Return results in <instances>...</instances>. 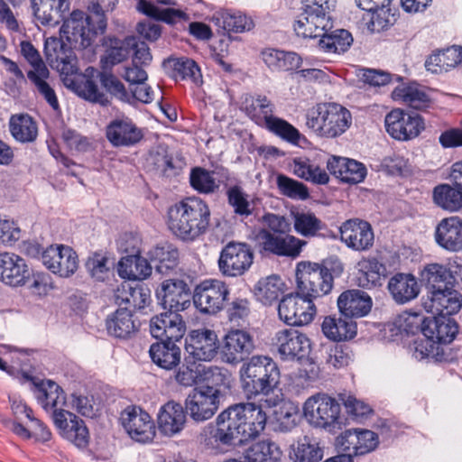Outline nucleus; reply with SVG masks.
Here are the masks:
<instances>
[{
  "label": "nucleus",
  "mask_w": 462,
  "mask_h": 462,
  "mask_svg": "<svg viewBox=\"0 0 462 462\" xmlns=\"http://www.w3.org/2000/svg\"><path fill=\"white\" fill-rule=\"evenodd\" d=\"M267 415L262 405L240 402L229 406L200 433V442L214 451L226 452L236 445L255 439L265 429Z\"/></svg>",
  "instance_id": "nucleus-1"
},
{
  "label": "nucleus",
  "mask_w": 462,
  "mask_h": 462,
  "mask_svg": "<svg viewBox=\"0 0 462 462\" xmlns=\"http://www.w3.org/2000/svg\"><path fill=\"white\" fill-rule=\"evenodd\" d=\"M35 18L43 25L55 26L61 20L60 37L71 48L84 50L90 47L100 32L91 24V17L81 10H74L65 18L69 9V0H31Z\"/></svg>",
  "instance_id": "nucleus-2"
},
{
  "label": "nucleus",
  "mask_w": 462,
  "mask_h": 462,
  "mask_svg": "<svg viewBox=\"0 0 462 462\" xmlns=\"http://www.w3.org/2000/svg\"><path fill=\"white\" fill-rule=\"evenodd\" d=\"M47 59L51 62H56L58 70L62 75L65 86L75 92L79 97L93 103L106 106L108 103L107 97L99 91L97 85L90 79L78 75L75 59L69 50L65 49L64 43L57 38H49L45 42Z\"/></svg>",
  "instance_id": "nucleus-3"
},
{
  "label": "nucleus",
  "mask_w": 462,
  "mask_h": 462,
  "mask_svg": "<svg viewBox=\"0 0 462 462\" xmlns=\"http://www.w3.org/2000/svg\"><path fill=\"white\" fill-rule=\"evenodd\" d=\"M210 221L208 204L198 197H189L168 210V226L183 241H193L206 233Z\"/></svg>",
  "instance_id": "nucleus-4"
},
{
  "label": "nucleus",
  "mask_w": 462,
  "mask_h": 462,
  "mask_svg": "<svg viewBox=\"0 0 462 462\" xmlns=\"http://www.w3.org/2000/svg\"><path fill=\"white\" fill-rule=\"evenodd\" d=\"M280 375L277 364L266 356H253L239 370L242 388L248 396L268 395L278 386Z\"/></svg>",
  "instance_id": "nucleus-5"
},
{
  "label": "nucleus",
  "mask_w": 462,
  "mask_h": 462,
  "mask_svg": "<svg viewBox=\"0 0 462 462\" xmlns=\"http://www.w3.org/2000/svg\"><path fill=\"white\" fill-rule=\"evenodd\" d=\"M351 124V113L336 103L318 104L307 114L306 125L320 137H337L344 134Z\"/></svg>",
  "instance_id": "nucleus-6"
},
{
  "label": "nucleus",
  "mask_w": 462,
  "mask_h": 462,
  "mask_svg": "<svg viewBox=\"0 0 462 462\" xmlns=\"http://www.w3.org/2000/svg\"><path fill=\"white\" fill-rule=\"evenodd\" d=\"M333 0H303L301 13L294 23V31L303 38H317L333 27Z\"/></svg>",
  "instance_id": "nucleus-7"
},
{
  "label": "nucleus",
  "mask_w": 462,
  "mask_h": 462,
  "mask_svg": "<svg viewBox=\"0 0 462 462\" xmlns=\"http://www.w3.org/2000/svg\"><path fill=\"white\" fill-rule=\"evenodd\" d=\"M297 290L314 300L328 294L333 287V275L326 265L300 262L296 266Z\"/></svg>",
  "instance_id": "nucleus-8"
},
{
  "label": "nucleus",
  "mask_w": 462,
  "mask_h": 462,
  "mask_svg": "<svg viewBox=\"0 0 462 462\" xmlns=\"http://www.w3.org/2000/svg\"><path fill=\"white\" fill-rule=\"evenodd\" d=\"M302 409L307 421L316 428L331 431L339 425L340 405L327 393H319L309 397Z\"/></svg>",
  "instance_id": "nucleus-9"
},
{
  "label": "nucleus",
  "mask_w": 462,
  "mask_h": 462,
  "mask_svg": "<svg viewBox=\"0 0 462 462\" xmlns=\"http://www.w3.org/2000/svg\"><path fill=\"white\" fill-rule=\"evenodd\" d=\"M278 314L290 326H303L310 323L316 314V306L311 298L297 290L284 296L278 305Z\"/></svg>",
  "instance_id": "nucleus-10"
},
{
  "label": "nucleus",
  "mask_w": 462,
  "mask_h": 462,
  "mask_svg": "<svg viewBox=\"0 0 462 462\" xmlns=\"http://www.w3.org/2000/svg\"><path fill=\"white\" fill-rule=\"evenodd\" d=\"M253 262L254 253L249 245L229 242L221 250L218 268L220 273L226 277H238L250 269Z\"/></svg>",
  "instance_id": "nucleus-11"
},
{
  "label": "nucleus",
  "mask_w": 462,
  "mask_h": 462,
  "mask_svg": "<svg viewBox=\"0 0 462 462\" xmlns=\"http://www.w3.org/2000/svg\"><path fill=\"white\" fill-rule=\"evenodd\" d=\"M229 295L228 286L222 281L208 279L196 286L193 302L205 314H216L224 307Z\"/></svg>",
  "instance_id": "nucleus-12"
},
{
  "label": "nucleus",
  "mask_w": 462,
  "mask_h": 462,
  "mask_svg": "<svg viewBox=\"0 0 462 462\" xmlns=\"http://www.w3.org/2000/svg\"><path fill=\"white\" fill-rule=\"evenodd\" d=\"M388 134L398 141H409L416 138L425 128L423 118L414 113L402 109H393L384 118Z\"/></svg>",
  "instance_id": "nucleus-13"
},
{
  "label": "nucleus",
  "mask_w": 462,
  "mask_h": 462,
  "mask_svg": "<svg viewBox=\"0 0 462 462\" xmlns=\"http://www.w3.org/2000/svg\"><path fill=\"white\" fill-rule=\"evenodd\" d=\"M219 397L220 390L214 386L195 388L186 399V410L196 421L209 420L219 407Z\"/></svg>",
  "instance_id": "nucleus-14"
},
{
  "label": "nucleus",
  "mask_w": 462,
  "mask_h": 462,
  "mask_svg": "<svg viewBox=\"0 0 462 462\" xmlns=\"http://www.w3.org/2000/svg\"><path fill=\"white\" fill-rule=\"evenodd\" d=\"M261 250L277 256L296 258L300 255L307 242L288 233L272 234L262 228L257 235Z\"/></svg>",
  "instance_id": "nucleus-15"
},
{
  "label": "nucleus",
  "mask_w": 462,
  "mask_h": 462,
  "mask_svg": "<svg viewBox=\"0 0 462 462\" xmlns=\"http://www.w3.org/2000/svg\"><path fill=\"white\" fill-rule=\"evenodd\" d=\"M23 378L32 382L33 393L37 402L47 411L51 413L52 420H55L59 412H67L64 408L68 406L66 395L63 389L51 380L37 381L27 374Z\"/></svg>",
  "instance_id": "nucleus-16"
},
{
  "label": "nucleus",
  "mask_w": 462,
  "mask_h": 462,
  "mask_svg": "<svg viewBox=\"0 0 462 462\" xmlns=\"http://www.w3.org/2000/svg\"><path fill=\"white\" fill-rule=\"evenodd\" d=\"M42 262L52 273L63 278L73 275L79 267L77 253L64 245H52L43 250Z\"/></svg>",
  "instance_id": "nucleus-17"
},
{
  "label": "nucleus",
  "mask_w": 462,
  "mask_h": 462,
  "mask_svg": "<svg viewBox=\"0 0 462 462\" xmlns=\"http://www.w3.org/2000/svg\"><path fill=\"white\" fill-rule=\"evenodd\" d=\"M254 349V337L245 329H231L223 338L220 355L223 362L237 365Z\"/></svg>",
  "instance_id": "nucleus-18"
},
{
  "label": "nucleus",
  "mask_w": 462,
  "mask_h": 462,
  "mask_svg": "<svg viewBox=\"0 0 462 462\" xmlns=\"http://www.w3.org/2000/svg\"><path fill=\"white\" fill-rule=\"evenodd\" d=\"M120 422L127 434L138 442L152 440L155 425L151 416L136 406H128L120 414Z\"/></svg>",
  "instance_id": "nucleus-19"
},
{
  "label": "nucleus",
  "mask_w": 462,
  "mask_h": 462,
  "mask_svg": "<svg viewBox=\"0 0 462 462\" xmlns=\"http://www.w3.org/2000/svg\"><path fill=\"white\" fill-rule=\"evenodd\" d=\"M275 339L282 360H309L310 341L305 334L293 328H286L279 330Z\"/></svg>",
  "instance_id": "nucleus-20"
},
{
  "label": "nucleus",
  "mask_w": 462,
  "mask_h": 462,
  "mask_svg": "<svg viewBox=\"0 0 462 462\" xmlns=\"http://www.w3.org/2000/svg\"><path fill=\"white\" fill-rule=\"evenodd\" d=\"M378 444L377 434L364 429L346 430L337 439V447L350 458L374 450Z\"/></svg>",
  "instance_id": "nucleus-21"
},
{
  "label": "nucleus",
  "mask_w": 462,
  "mask_h": 462,
  "mask_svg": "<svg viewBox=\"0 0 462 462\" xmlns=\"http://www.w3.org/2000/svg\"><path fill=\"white\" fill-rule=\"evenodd\" d=\"M143 131L130 117H116L106 127V137L113 147H133L143 138Z\"/></svg>",
  "instance_id": "nucleus-22"
},
{
  "label": "nucleus",
  "mask_w": 462,
  "mask_h": 462,
  "mask_svg": "<svg viewBox=\"0 0 462 462\" xmlns=\"http://www.w3.org/2000/svg\"><path fill=\"white\" fill-rule=\"evenodd\" d=\"M422 306L432 315L450 317L460 310L462 295L450 285L428 293Z\"/></svg>",
  "instance_id": "nucleus-23"
},
{
  "label": "nucleus",
  "mask_w": 462,
  "mask_h": 462,
  "mask_svg": "<svg viewBox=\"0 0 462 462\" xmlns=\"http://www.w3.org/2000/svg\"><path fill=\"white\" fill-rule=\"evenodd\" d=\"M157 298L165 310L182 311L190 306V291L180 279H168L157 290Z\"/></svg>",
  "instance_id": "nucleus-24"
},
{
  "label": "nucleus",
  "mask_w": 462,
  "mask_h": 462,
  "mask_svg": "<svg viewBox=\"0 0 462 462\" xmlns=\"http://www.w3.org/2000/svg\"><path fill=\"white\" fill-rule=\"evenodd\" d=\"M219 348L215 331L202 328L192 330L186 338V351L195 361H210Z\"/></svg>",
  "instance_id": "nucleus-25"
},
{
  "label": "nucleus",
  "mask_w": 462,
  "mask_h": 462,
  "mask_svg": "<svg viewBox=\"0 0 462 462\" xmlns=\"http://www.w3.org/2000/svg\"><path fill=\"white\" fill-rule=\"evenodd\" d=\"M150 332L158 339L180 341L186 332V323L180 311L168 310L152 318Z\"/></svg>",
  "instance_id": "nucleus-26"
},
{
  "label": "nucleus",
  "mask_w": 462,
  "mask_h": 462,
  "mask_svg": "<svg viewBox=\"0 0 462 462\" xmlns=\"http://www.w3.org/2000/svg\"><path fill=\"white\" fill-rule=\"evenodd\" d=\"M340 238L347 247L353 250L366 251L373 246L374 236L368 222L349 219L340 226Z\"/></svg>",
  "instance_id": "nucleus-27"
},
{
  "label": "nucleus",
  "mask_w": 462,
  "mask_h": 462,
  "mask_svg": "<svg viewBox=\"0 0 462 462\" xmlns=\"http://www.w3.org/2000/svg\"><path fill=\"white\" fill-rule=\"evenodd\" d=\"M424 337L433 339L439 346L451 343L458 331L457 324L448 316L427 317L420 320Z\"/></svg>",
  "instance_id": "nucleus-28"
},
{
  "label": "nucleus",
  "mask_w": 462,
  "mask_h": 462,
  "mask_svg": "<svg viewBox=\"0 0 462 462\" xmlns=\"http://www.w3.org/2000/svg\"><path fill=\"white\" fill-rule=\"evenodd\" d=\"M103 45L106 47L104 54L100 58V65L103 71H111L112 68L126 60L135 45L134 37L118 39L106 37Z\"/></svg>",
  "instance_id": "nucleus-29"
},
{
  "label": "nucleus",
  "mask_w": 462,
  "mask_h": 462,
  "mask_svg": "<svg viewBox=\"0 0 462 462\" xmlns=\"http://www.w3.org/2000/svg\"><path fill=\"white\" fill-rule=\"evenodd\" d=\"M60 435L77 447H85L88 442V430L84 421L70 411L59 412L53 420Z\"/></svg>",
  "instance_id": "nucleus-30"
},
{
  "label": "nucleus",
  "mask_w": 462,
  "mask_h": 462,
  "mask_svg": "<svg viewBox=\"0 0 462 462\" xmlns=\"http://www.w3.org/2000/svg\"><path fill=\"white\" fill-rule=\"evenodd\" d=\"M28 277L23 258L13 253L0 254V281L10 286H20Z\"/></svg>",
  "instance_id": "nucleus-31"
},
{
  "label": "nucleus",
  "mask_w": 462,
  "mask_h": 462,
  "mask_svg": "<svg viewBox=\"0 0 462 462\" xmlns=\"http://www.w3.org/2000/svg\"><path fill=\"white\" fill-rule=\"evenodd\" d=\"M435 239L442 248L456 252L462 248V220L457 217L442 219L436 227Z\"/></svg>",
  "instance_id": "nucleus-32"
},
{
  "label": "nucleus",
  "mask_w": 462,
  "mask_h": 462,
  "mask_svg": "<svg viewBox=\"0 0 462 462\" xmlns=\"http://www.w3.org/2000/svg\"><path fill=\"white\" fill-rule=\"evenodd\" d=\"M337 306L340 313L348 319L364 317L371 310L372 299L364 291L350 290L340 294Z\"/></svg>",
  "instance_id": "nucleus-33"
},
{
  "label": "nucleus",
  "mask_w": 462,
  "mask_h": 462,
  "mask_svg": "<svg viewBox=\"0 0 462 462\" xmlns=\"http://www.w3.org/2000/svg\"><path fill=\"white\" fill-rule=\"evenodd\" d=\"M106 327L110 336L125 339L138 331L140 322L127 308H119L106 318Z\"/></svg>",
  "instance_id": "nucleus-34"
},
{
  "label": "nucleus",
  "mask_w": 462,
  "mask_h": 462,
  "mask_svg": "<svg viewBox=\"0 0 462 462\" xmlns=\"http://www.w3.org/2000/svg\"><path fill=\"white\" fill-rule=\"evenodd\" d=\"M186 423V412L181 404L168 402L158 413V427L165 436H173L180 432Z\"/></svg>",
  "instance_id": "nucleus-35"
},
{
  "label": "nucleus",
  "mask_w": 462,
  "mask_h": 462,
  "mask_svg": "<svg viewBox=\"0 0 462 462\" xmlns=\"http://www.w3.org/2000/svg\"><path fill=\"white\" fill-rule=\"evenodd\" d=\"M388 291L398 304H405L416 299L420 288L417 279L410 273H396L388 282Z\"/></svg>",
  "instance_id": "nucleus-36"
},
{
  "label": "nucleus",
  "mask_w": 462,
  "mask_h": 462,
  "mask_svg": "<svg viewBox=\"0 0 462 462\" xmlns=\"http://www.w3.org/2000/svg\"><path fill=\"white\" fill-rule=\"evenodd\" d=\"M160 342L151 345L149 355L152 361L159 367L171 370L180 362V348L175 340L160 339Z\"/></svg>",
  "instance_id": "nucleus-37"
},
{
  "label": "nucleus",
  "mask_w": 462,
  "mask_h": 462,
  "mask_svg": "<svg viewBox=\"0 0 462 462\" xmlns=\"http://www.w3.org/2000/svg\"><path fill=\"white\" fill-rule=\"evenodd\" d=\"M321 329L326 337L339 342L352 339L356 335V323L347 317L328 316Z\"/></svg>",
  "instance_id": "nucleus-38"
},
{
  "label": "nucleus",
  "mask_w": 462,
  "mask_h": 462,
  "mask_svg": "<svg viewBox=\"0 0 462 462\" xmlns=\"http://www.w3.org/2000/svg\"><path fill=\"white\" fill-rule=\"evenodd\" d=\"M212 22L222 34L244 32L254 27L253 20L240 12L219 11L213 14Z\"/></svg>",
  "instance_id": "nucleus-39"
},
{
  "label": "nucleus",
  "mask_w": 462,
  "mask_h": 462,
  "mask_svg": "<svg viewBox=\"0 0 462 462\" xmlns=\"http://www.w3.org/2000/svg\"><path fill=\"white\" fill-rule=\"evenodd\" d=\"M392 95L393 99L402 101L416 110L426 109L431 105V98L426 88L417 83L399 86Z\"/></svg>",
  "instance_id": "nucleus-40"
},
{
  "label": "nucleus",
  "mask_w": 462,
  "mask_h": 462,
  "mask_svg": "<svg viewBox=\"0 0 462 462\" xmlns=\"http://www.w3.org/2000/svg\"><path fill=\"white\" fill-rule=\"evenodd\" d=\"M162 67L166 73L175 80L190 79L198 82L201 73L197 63L187 57H171L163 60Z\"/></svg>",
  "instance_id": "nucleus-41"
},
{
  "label": "nucleus",
  "mask_w": 462,
  "mask_h": 462,
  "mask_svg": "<svg viewBox=\"0 0 462 462\" xmlns=\"http://www.w3.org/2000/svg\"><path fill=\"white\" fill-rule=\"evenodd\" d=\"M292 172L298 178L317 185H326L329 181L327 171L313 160L307 157L293 159Z\"/></svg>",
  "instance_id": "nucleus-42"
},
{
  "label": "nucleus",
  "mask_w": 462,
  "mask_h": 462,
  "mask_svg": "<svg viewBox=\"0 0 462 462\" xmlns=\"http://www.w3.org/2000/svg\"><path fill=\"white\" fill-rule=\"evenodd\" d=\"M262 58L266 66L275 71L297 69L301 64V58L293 51L267 49L262 52Z\"/></svg>",
  "instance_id": "nucleus-43"
},
{
  "label": "nucleus",
  "mask_w": 462,
  "mask_h": 462,
  "mask_svg": "<svg viewBox=\"0 0 462 462\" xmlns=\"http://www.w3.org/2000/svg\"><path fill=\"white\" fill-rule=\"evenodd\" d=\"M147 254L153 263L155 271L161 274H167L178 264L179 252L169 243L157 245Z\"/></svg>",
  "instance_id": "nucleus-44"
},
{
  "label": "nucleus",
  "mask_w": 462,
  "mask_h": 462,
  "mask_svg": "<svg viewBox=\"0 0 462 462\" xmlns=\"http://www.w3.org/2000/svg\"><path fill=\"white\" fill-rule=\"evenodd\" d=\"M115 298L118 305L125 303L134 309L141 310L150 303L151 292L146 287L141 285L133 287L129 283H124L117 289Z\"/></svg>",
  "instance_id": "nucleus-45"
},
{
  "label": "nucleus",
  "mask_w": 462,
  "mask_h": 462,
  "mask_svg": "<svg viewBox=\"0 0 462 462\" xmlns=\"http://www.w3.org/2000/svg\"><path fill=\"white\" fill-rule=\"evenodd\" d=\"M421 276L426 284L427 294L455 283V278L451 272L446 266L439 263L427 264Z\"/></svg>",
  "instance_id": "nucleus-46"
},
{
  "label": "nucleus",
  "mask_w": 462,
  "mask_h": 462,
  "mask_svg": "<svg viewBox=\"0 0 462 462\" xmlns=\"http://www.w3.org/2000/svg\"><path fill=\"white\" fill-rule=\"evenodd\" d=\"M137 10L148 17L168 24H174L181 20L189 19V15L180 9L161 8L148 0H139Z\"/></svg>",
  "instance_id": "nucleus-47"
},
{
  "label": "nucleus",
  "mask_w": 462,
  "mask_h": 462,
  "mask_svg": "<svg viewBox=\"0 0 462 462\" xmlns=\"http://www.w3.org/2000/svg\"><path fill=\"white\" fill-rule=\"evenodd\" d=\"M359 286L372 289L381 285V279L384 275L385 267L375 258L362 259L357 263Z\"/></svg>",
  "instance_id": "nucleus-48"
},
{
  "label": "nucleus",
  "mask_w": 462,
  "mask_h": 462,
  "mask_svg": "<svg viewBox=\"0 0 462 462\" xmlns=\"http://www.w3.org/2000/svg\"><path fill=\"white\" fill-rule=\"evenodd\" d=\"M282 452L275 442L266 439L252 444L245 452L246 462H278Z\"/></svg>",
  "instance_id": "nucleus-49"
},
{
  "label": "nucleus",
  "mask_w": 462,
  "mask_h": 462,
  "mask_svg": "<svg viewBox=\"0 0 462 462\" xmlns=\"http://www.w3.org/2000/svg\"><path fill=\"white\" fill-rule=\"evenodd\" d=\"M284 286L282 278L273 274L257 282L254 286V294L263 304L271 305L279 299L283 292Z\"/></svg>",
  "instance_id": "nucleus-50"
},
{
  "label": "nucleus",
  "mask_w": 462,
  "mask_h": 462,
  "mask_svg": "<svg viewBox=\"0 0 462 462\" xmlns=\"http://www.w3.org/2000/svg\"><path fill=\"white\" fill-rule=\"evenodd\" d=\"M244 110L257 125H265L273 117V105L265 96L245 98Z\"/></svg>",
  "instance_id": "nucleus-51"
},
{
  "label": "nucleus",
  "mask_w": 462,
  "mask_h": 462,
  "mask_svg": "<svg viewBox=\"0 0 462 462\" xmlns=\"http://www.w3.org/2000/svg\"><path fill=\"white\" fill-rule=\"evenodd\" d=\"M152 266L147 259L138 255L130 254L119 262V274L129 280H143L152 273Z\"/></svg>",
  "instance_id": "nucleus-52"
},
{
  "label": "nucleus",
  "mask_w": 462,
  "mask_h": 462,
  "mask_svg": "<svg viewBox=\"0 0 462 462\" xmlns=\"http://www.w3.org/2000/svg\"><path fill=\"white\" fill-rule=\"evenodd\" d=\"M9 129L12 136L20 143L33 142L38 134L36 123L30 116L24 114L12 116Z\"/></svg>",
  "instance_id": "nucleus-53"
},
{
  "label": "nucleus",
  "mask_w": 462,
  "mask_h": 462,
  "mask_svg": "<svg viewBox=\"0 0 462 462\" xmlns=\"http://www.w3.org/2000/svg\"><path fill=\"white\" fill-rule=\"evenodd\" d=\"M293 228L297 234L303 237L318 236L325 224L310 211L291 212Z\"/></svg>",
  "instance_id": "nucleus-54"
},
{
  "label": "nucleus",
  "mask_w": 462,
  "mask_h": 462,
  "mask_svg": "<svg viewBox=\"0 0 462 462\" xmlns=\"http://www.w3.org/2000/svg\"><path fill=\"white\" fill-rule=\"evenodd\" d=\"M319 47L325 52L343 53L346 51L353 42L351 33L344 29L336 30L328 33L326 31L324 34L319 35Z\"/></svg>",
  "instance_id": "nucleus-55"
},
{
  "label": "nucleus",
  "mask_w": 462,
  "mask_h": 462,
  "mask_svg": "<svg viewBox=\"0 0 462 462\" xmlns=\"http://www.w3.org/2000/svg\"><path fill=\"white\" fill-rule=\"evenodd\" d=\"M290 457L293 462H319L323 457V450L314 439L304 436L292 448Z\"/></svg>",
  "instance_id": "nucleus-56"
},
{
  "label": "nucleus",
  "mask_w": 462,
  "mask_h": 462,
  "mask_svg": "<svg viewBox=\"0 0 462 462\" xmlns=\"http://www.w3.org/2000/svg\"><path fill=\"white\" fill-rule=\"evenodd\" d=\"M433 200L440 208L457 211L462 208V188L440 184L433 189Z\"/></svg>",
  "instance_id": "nucleus-57"
},
{
  "label": "nucleus",
  "mask_w": 462,
  "mask_h": 462,
  "mask_svg": "<svg viewBox=\"0 0 462 462\" xmlns=\"http://www.w3.org/2000/svg\"><path fill=\"white\" fill-rule=\"evenodd\" d=\"M301 419L299 405L292 402H283L276 411V430L291 432Z\"/></svg>",
  "instance_id": "nucleus-58"
},
{
  "label": "nucleus",
  "mask_w": 462,
  "mask_h": 462,
  "mask_svg": "<svg viewBox=\"0 0 462 462\" xmlns=\"http://www.w3.org/2000/svg\"><path fill=\"white\" fill-rule=\"evenodd\" d=\"M276 185L281 195L291 199L306 200L310 197L309 189L305 184L284 174L277 175Z\"/></svg>",
  "instance_id": "nucleus-59"
},
{
  "label": "nucleus",
  "mask_w": 462,
  "mask_h": 462,
  "mask_svg": "<svg viewBox=\"0 0 462 462\" xmlns=\"http://www.w3.org/2000/svg\"><path fill=\"white\" fill-rule=\"evenodd\" d=\"M266 127L272 133L293 145H299L301 140H306L300 131L291 124L276 116H273L268 122Z\"/></svg>",
  "instance_id": "nucleus-60"
},
{
  "label": "nucleus",
  "mask_w": 462,
  "mask_h": 462,
  "mask_svg": "<svg viewBox=\"0 0 462 462\" xmlns=\"http://www.w3.org/2000/svg\"><path fill=\"white\" fill-rule=\"evenodd\" d=\"M190 186L199 193L211 194L218 189L212 173L201 167L193 168L189 174Z\"/></svg>",
  "instance_id": "nucleus-61"
},
{
  "label": "nucleus",
  "mask_w": 462,
  "mask_h": 462,
  "mask_svg": "<svg viewBox=\"0 0 462 462\" xmlns=\"http://www.w3.org/2000/svg\"><path fill=\"white\" fill-rule=\"evenodd\" d=\"M339 400L344 404L346 412L355 420L365 419L373 412V409L369 404L358 400L354 395L340 393Z\"/></svg>",
  "instance_id": "nucleus-62"
},
{
  "label": "nucleus",
  "mask_w": 462,
  "mask_h": 462,
  "mask_svg": "<svg viewBox=\"0 0 462 462\" xmlns=\"http://www.w3.org/2000/svg\"><path fill=\"white\" fill-rule=\"evenodd\" d=\"M99 81L113 97L122 102L128 103L130 91H127L125 85L110 71L100 72Z\"/></svg>",
  "instance_id": "nucleus-63"
},
{
  "label": "nucleus",
  "mask_w": 462,
  "mask_h": 462,
  "mask_svg": "<svg viewBox=\"0 0 462 462\" xmlns=\"http://www.w3.org/2000/svg\"><path fill=\"white\" fill-rule=\"evenodd\" d=\"M227 199L230 206L233 207L236 215L241 217H248L252 214L250 203L247 200V195L239 186L231 187L227 192Z\"/></svg>",
  "instance_id": "nucleus-64"
}]
</instances>
